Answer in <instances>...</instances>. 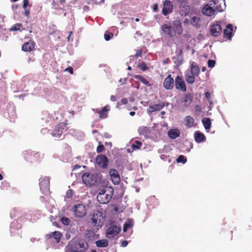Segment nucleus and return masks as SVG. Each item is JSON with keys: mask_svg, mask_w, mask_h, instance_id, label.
<instances>
[{"mask_svg": "<svg viewBox=\"0 0 252 252\" xmlns=\"http://www.w3.org/2000/svg\"><path fill=\"white\" fill-rule=\"evenodd\" d=\"M30 15V10H26L25 11V15L27 17L29 16Z\"/></svg>", "mask_w": 252, "mask_h": 252, "instance_id": "13d9d810", "label": "nucleus"}, {"mask_svg": "<svg viewBox=\"0 0 252 252\" xmlns=\"http://www.w3.org/2000/svg\"><path fill=\"white\" fill-rule=\"evenodd\" d=\"M194 139L196 142L200 143L205 139V135L199 131L194 132Z\"/></svg>", "mask_w": 252, "mask_h": 252, "instance_id": "cd10ccee", "label": "nucleus"}, {"mask_svg": "<svg viewBox=\"0 0 252 252\" xmlns=\"http://www.w3.org/2000/svg\"><path fill=\"white\" fill-rule=\"evenodd\" d=\"M189 22V20L187 18H186L184 21V24H186V23H188Z\"/></svg>", "mask_w": 252, "mask_h": 252, "instance_id": "680f3d73", "label": "nucleus"}, {"mask_svg": "<svg viewBox=\"0 0 252 252\" xmlns=\"http://www.w3.org/2000/svg\"><path fill=\"white\" fill-rule=\"evenodd\" d=\"M24 158L29 162H32L39 158L40 154L38 152H35L30 150L26 151L23 153Z\"/></svg>", "mask_w": 252, "mask_h": 252, "instance_id": "0eeeda50", "label": "nucleus"}, {"mask_svg": "<svg viewBox=\"0 0 252 252\" xmlns=\"http://www.w3.org/2000/svg\"><path fill=\"white\" fill-rule=\"evenodd\" d=\"M34 44L33 41H30L25 43L22 46V50L25 52H30L33 50Z\"/></svg>", "mask_w": 252, "mask_h": 252, "instance_id": "4be33fe9", "label": "nucleus"}, {"mask_svg": "<svg viewBox=\"0 0 252 252\" xmlns=\"http://www.w3.org/2000/svg\"><path fill=\"white\" fill-rule=\"evenodd\" d=\"M104 149V146L101 144H99L98 145V146L97 147L96 152L97 153H100L102 152L103 151Z\"/></svg>", "mask_w": 252, "mask_h": 252, "instance_id": "a18cd8bd", "label": "nucleus"}, {"mask_svg": "<svg viewBox=\"0 0 252 252\" xmlns=\"http://www.w3.org/2000/svg\"><path fill=\"white\" fill-rule=\"evenodd\" d=\"M173 3L169 0H166L164 1L163 4V7L162 9V14L164 16H167L173 11Z\"/></svg>", "mask_w": 252, "mask_h": 252, "instance_id": "9b49d317", "label": "nucleus"}, {"mask_svg": "<svg viewBox=\"0 0 252 252\" xmlns=\"http://www.w3.org/2000/svg\"><path fill=\"white\" fill-rule=\"evenodd\" d=\"M216 11L217 10L214 9L213 7H209L208 5H205L202 9V13L207 16H212Z\"/></svg>", "mask_w": 252, "mask_h": 252, "instance_id": "412c9836", "label": "nucleus"}, {"mask_svg": "<svg viewBox=\"0 0 252 252\" xmlns=\"http://www.w3.org/2000/svg\"><path fill=\"white\" fill-rule=\"evenodd\" d=\"M133 77L137 80H140L143 84L147 86L150 87L151 86V84L150 82L147 80L146 78L140 75H134Z\"/></svg>", "mask_w": 252, "mask_h": 252, "instance_id": "2f4dec72", "label": "nucleus"}, {"mask_svg": "<svg viewBox=\"0 0 252 252\" xmlns=\"http://www.w3.org/2000/svg\"><path fill=\"white\" fill-rule=\"evenodd\" d=\"M233 33V26L231 24H228L226 29L223 30L224 37H227L228 39L231 40Z\"/></svg>", "mask_w": 252, "mask_h": 252, "instance_id": "aec40b11", "label": "nucleus"}, {"mask_svg": "<svg viewBox=\"0 0 252 252\" xmlns=\"http://www.w3.org/2000/svg\"><path fill=\"white\" fill-rule=\"evenodd\" d=\"M139 20H139V18H136V19H135V21H136V22H139Z\"/></svg>", "mask_w": 252, "mask_h": 252, "instance_id": "774afa93", "label": "nucleus"}, {"mask_svg": "<svg viewBox=\"0 0 252 252\" xmlns=\"http://www.w3.org/2000/svg\"><path fill=\"white\" fill-rule=\"evenodd\" d=\"M128 244V242L126 241H123L121 243V246L123 247H126Z\"/></svg>", "mask_w": 252, "mask_h": 252, "instance_id": "6e6d98bb", "label": "nucleus"}, {"mask_svg": "<svg viewBox=\"0 0 252 252\" xmlns=\"http://www.w3.org/2000/svg\"><path fill=\"white\" fill-rule=\"evenodd\" d=\"M121 230V227L117 226L115 222L112 221L106 230V236L108 238H112L119 234Z\"/></svg>", "mask_w": 252, "mask_h": 252, "instance_id": "20e7f679", "label": "nucleus"}, {"mask_svg": "<svg viewBox=\"0 0 252 252\" xmlns=\"http://www.w3.org/2000/svg\"><path fill=\"white\" fill-rule=\"evenodd\" d=\"M222 32V28L221 26L218 23L213 24L211 26V34L215 37L219 36Z\"/></svg>", "mask_w": 252, "mask_h": 252, "instance_id": "2eb2a0df", "label": "nucleus"}, {"mask_svg": "<svg viewBox=\"0 0 252 252\" xmlns=\"http://www.w3.org/2000/svg\"><path fill=\"white\" fill-rule=\"evenodd\" d=\"M135 113L134 112V111H131L130 113H129V114L130 116H133L135 115Z\"/></svg>", "mask_w": 252, "mask_h": 252, "instance_id": "052dcab7", "label": "nucleus"}, {"mask_svg": "<svg viewBox=\"0 0 252 252\" xmlns=\"http://www.w3.org/2000/svg\"><path fill=\"white\" fill-rule=\"evenodd\" d=\"M153 11H154L155 12H158V3H155V4L153 5Z\"/></svg>", "mask_w": 252, "mask_h": 252, "instance_id": "603ef678", "label": "nucleus"}, {"mask_svg": "<svg viewBox=\"0 0 252 252\" xmlns=\"http://www.w3.org/2000/svg\"><path fill=\"white\" fill-rule=\"evenodd\" d=\"M190 11V7L187 4L181 5L179 7V13L182 16H187Z\"/></svg>", "mask_w": 252, "mask_h": 252, "instance_id": "b1692460", "label": "nucleus"}, {"mask_svg": "<svg viewBox=\"0 0 252 252\" xmlns=\"http://www.w3.org/2000/svg\"><path fill=\"white\" fill-rule=\"evenodd\" d=\"M216 64V61L213 60H209L208 61V65L210 68H213L214 67Z\"/></svg>", "mask_w": 252, "mask_h": 252, "instance_id": "49530a36", "label": "nucleus"}, {"mask_svg": "<svg viewBox=\"0 0 252 252\" xmlns=\"http://www.w3.org/2000/svg\"><path fill=\"white\" fill-rule=\"evenodd\" d=\"M67 198H71L73 196V190L72 189H68L66 193Z\"/></svg>", "mask_w": 252, "mask_h": 252, "instance_id": "09e8293b", "label": "nucleus"}, {"mask_svg": "<svg viewBox=\"0 0 252 252\" xmlns=\"http://www.w3.org/2000/svg\"><path fill=\"white\" fill-rule=\"evenodd\" d=\"M187 161V158L183 155H180L176 159L177 163L182 162L183 164L185 163Z\"/></svg>", "mask_w": 252, "mask_h": 252, "instance_id": "4c0bfd02", "label": "nucleus"}, {"mask_svg": "<svg viewBox=\"0 0 252 252\" xmlns=\"http://www.w3.org/2000/svg\"><path fill=\"white\" fill-rule=\"evenodd\" d=\"M202 123L206 129H209L211 126V122L209 118H204L202 120Z\"/></svg>", "mask_w": 252, "mask_h": 252, "instance_id": "473e14b6", "label": "nucleus"}, {"mask_svg": "<svg viewBox=\"0 0 252 252\" xmlns=\"http://www.w3.org/2000/svg\"><path fill=\"white\" fill-rule=\"evenodd\" d=\"M65 71H68L71 74L73 73V69L71 66L68 67L67 68L65 69Z\"/></svg>", "mask_w": 252, "mask_h": 252, "instance_id": "8fccbe9b", "label": "nucleus"}, {"mask_svg": "<svg viewBox=\"0 0 252 252\" xmlns=\"http://www.w3.org/2000/svg\"><path fill=\"white\" fill-rule=\"evenodd\" d=\"M73 210L76 217H83L86 214V207L82 204L75 205L73 207Z\"/></svg>", "mask_w": 252, "mask_h": 252, "instance_id": "6e6552de", "label": "nucleus"}, {"mask_svg": "<svg viewBox=\"0 0 252 252\" xmlns=\"http://www.w3.org/2000/svg\"><path fill=\"white\" fill-rule=\"evenodd\" d=\"M186 126L188 127H191L193 126L194 120L190 116H187L185 117Z\"/></svg>", "mask_w": 252, "mask_h": 252, "instance_id": "7c9ffc66", "label": "nucleus"}, {"mask_svg": "<svg viewBox=\"0 0 252 252\" xmlns=\"http://www.w3.org/2000/svg\"><path fill=\"white\" fill-rule=\"evenodd\" d=\"M110 99L112 101H116V97L115 95H111L110 97Z\"/></svg>", "mask_w": 252, "mask_h": 252, "instance_id": "4d7b16f0", "label": "nucleus"}, {"mask_svg": "<svg viewBox=\"0 0 252 252\" xmlns=\"http://www.w3.org/2000/svg\"><path fill=\"white\" fill-rule=\"evenodd\" d=\"M97 166L102 169H106L109 163V159L104 155H99L95 158Z\"/></svg>", "mask_w": 252, "mask_h": 252, "instance_id": "423d86ee", "label": "nucleus"}, {"mask_svg": "<svg viewBox=\"0 0 252 252\" xmlns=\"http://www.w3.org/2000/svg\"><path fill=\"white\" fill-rule=\"evenodd\" d=\"M174 81L170 74L164 79L163 83V87L167 90H172L174 87Z\"/></svg>", "mask_w": 252, "mask_h": 252, "instance_id": "dca6fc26", "label": "nucleus"}, {"mask_svg": "<svg viewBox=\"0 0 252 252\" xmlns=\"http://www.w3.org/2000/svg\"><path fill=\"white\" fill-rule=\"evenodd\" d=\"M176 55L178 58H182L183 57V49L182 48H178L177 49Z\"/></svg>", "mask_w": 252, "mask_h": 252, "instance_id": "37998d69", "label": "nucleus"}, {"mask_svg": "<svg viewBox=\"0 0 252 252\" xmlns=\"http://www.w3.org/2000/svg\"><path fill=\"white\" fill-rule=\"evenodd\" d=\"M66 124L64 123H60L57 124L50 133L53 137L56 139H60L62 136L63 133L66 130Z\"/></svg>", "mask_w": 252, "mask_h": 252, "instance_id": "7ed1b4c3", "label": "nucleus"}, {"mask_svg": "<svg viewBox=\"0 0 252 252\" xmlns=\"http://www.w3.org/2000/svg\"><path fill=\"white\" fill-rule=\"evenodd\" d=\"M142 51L141 50H139L137 51L135 57L136 58H138L139 57L141 56L142 55Z\"/></svg>", "mask_w": 252, "mask_h": 252, "instance_id": "3c124183", "label": "nucleus"}, {"mask_svg": "<svg viewBox=\"0 0 252 252\" xmlns=\"http://www.w3.org/2000/svg\"><path fill=\"white\" fill-rule=\"evenodd\" d=\"M70 252H81L78 250H72Z\"/></svg>", "mask_w": 252, "mask_h": 252, "instance_id": "69168bd1", "label": "nucleus"}, {"mask_svg": "<svg viewBox=\"0 0 252 252\" xmlns=\"http://www.w3.org/2000/svg\"><path fill=\"white\" fill-rule=\"evenodd\" d=\"M113 37V33L110 32L108 33H105L104 35V39L106 41L109 40L111 38Z\"/></svg>", "mask_w": 252, "mask_h": 252, "instance_id": "c03bdc74", "label": "nucleus"}, {"mask_svg": "<svg viewBox=\"0 0 252 252\" xmlns=\"http://www.w3.org/2000/svg\"><path fill=\"white\" fill-rule=\"evenodd\" d=\"M28 4H29L28 0H24L23 7L25 9L28 6Z\"/></svg>", "mask_w": 252, "mask_h": 252, "instance_id": "864d4df0", "label": "nucleus"}, {"mask_svg": "<svg viewBox=\"0 0 252 252\" xmlns=\"http://www.w3.org/2000/svg\"><path fill=\"white\" fill-rule=\"evenodd\" d=\"M50 181L48 178H44L41 179L40 183L39 186L40 190L43 193H48L49 191Z\"/></svg>", "mask_w": 252, "mask_h": 252, "instance_id": "f8f14e48", "label": "nucleus"}, {"mask_svg": "<svg viewBox=\"0 0 252 252\" xmlns=\"http://www.w3.org/2000/svg\"><path fill=\"white\" fill-rule=\"evenodd\" d=\"M95 244L97 247L103 248L108 246V242L107 240L102 239L97 241Z\"/></svg>", "mask_w": 252, "mask_h": 252, "instance_id": "c9c22d12", "label": "nucleus"}, {"mask_svg": "<svg viewBox=\"0 0 252 252\" xmlns=\"http://www.w3.org/2000/svg\"><path fill=\"white\" fill-rule=\"evenodd\" d=\"M173 25L174 29L178 34H181L183 32L182 23L179 20H175L173 21Z\"/></svg>", "mask_w": 252, "mask_h": 252, "instance_id": "393cba45", "label": "nucleus"}, {"mask_svg": "<svg viewBox=\"0 0 252 252\" xmlns=\"http://www.w3.org/2000/svg\"><path fill=\"white\" fill-rule=\"evenodd\" d=\"M189 73L196 76H198L200 73L199 67L194 62L190 63V70Z\"/></svg>", "mask_w": 252, "mask_h": 252, "instance_id": "5701e85b", "label": "nucleus"}, {"mask_svg": "<svg viewBox=\"0 0 252 252\" xmlns=\"http://www.w3.org/2000/svg\"><path fill=\"white\" fill-rule=\"evenodd\" d=\"M162 32L170 37H173L176 36V32L175 29L169 24H163L161 27Z\"/></svg>", "mask_w": 252, "mask_h": 252, "instance_id": "1a4fd4ad", "label": "nucleus"}, {"mask_svg": "<svg viewBox=\"0 0 252 252\" xmlns=\"http://www.w3.org/2000/svg\"><path fill=\"white\" fill-rule=\"evenodd\" d=\"M200 19L197 16H193L191 18L190 23L193 26L198 27L200 26Z\"/></svg>", "mask_w": 252, "mask_h": 252, "instance_id": "72a5a7b5", "label": "nucleus"}, {"mask_svg": "<svg viewBox=\"0 0 252 252\" xmlns=\"http://www.w3.org/2000/svg\"><path fill=\"white\" fill-rule=\"evenodd\" d=\"M109 190L106 193V189H102L97 196V200L100 204H107L112 198L113 194V189L109 188Z\"/></svg>", "mask_w": 252, "mask_h": 252, "instance_id": "f03ea898", "label": "nucleus"}, {"mask_svg": "<svg viewBox=\"0 0 252 252\" xmlns=\"http://www.w3.org/2000/svg\"><path fill=\"white\" fill-rule=\"evenodd\" d=\"M142 71H146L148 69V67L147 66L146 63L145 62H143L141 64L138 65Z\"/></svg>", "mask_w": 252, "mask_h": 252, "instance_id": "a19ab883", "label": "nucleus"}, {"mask_svg": "<svg viewBox=\"0 0 252 252\" xmlns=\"http://www.w3.org/2000/svg\"><path fill=\"white\" fill-rule=\"evenodd\" d=\"M217 4V2L215 0H211L209 1V3L207 4L209 7H213L214 9L217 10V12H221L223 11V9H219L218 8V6L215 5Z\"/></svg>", "mask_w": 252, "mask_h": 252, "instance_id": "e433bc0d", "label": "nucleus"}, {"mask_svg": "<svg viewBox=\"0 0 252 252\" xmlns=\"http://www.w3.org/2000/svg\"><path fill=\"white\" fill-rule=\"evenodd\" d=\"M218 6V8H219V9H222V8L220 7V6L219 5V4H218V2H217V4L215 5V6Z\"/></svg>", "mask_w": 252, "mask_h": 252, "instance_id": "e2e57ef3", "label": "nucleus"}, {"mask_svg": "<svg viewBox=\"0 0 252 252\" xmlns=\"http://www.w3.org/2000/svg\"><path fill=\"white\" fill-rule=\"evenodd\" d=\"M135 144L132 145V148L135 149H138L140 148V147L142 146V143L140 141L136 140L135 141Z\"/></svg>", "mask_w": 252, "mask_h": 252, "instance_id": "79ce46f5", "label": "nucleus"}, {"mask_svg": "<svg viewBox=\"0 0 252 252\" xmlns=\"http://www.w3.org/2000/svg\"><path fill=\"white\" fill-rule=\"evenodd\" d=\"M109 175L112 182L115 185H118L120 183V176L116 169H111L109 170Z\"/></svg>", "mask_w": 252, "mask_h": 252, "instance_id": "4468645a", "label": "nucleus"}, {"mask_svg": "<svg viewBox=\"0 0 252 252\" xmlns=\"http://www.w3.org/2000/svg\"><path fill=\"white\" fill-rule=\"evenodd\" d=\"M2 179H3L2 175L1 174H0V180H1Z\"/></svg>", "mask_w": 252, "mask_h": 252, "instance_id": "338daca9", "label": "nucleus"}, {"mask_svg": "<svg viewBox=\"0 0 252 252\" xmlns=\"http://www.w3.org/2000/svg\"><path fill=\"white\" fill-rule=\"evenodd\" d=\"M180 134V131L177 128L170 129L168 131V135L172 139H174L179 137Z\"/></svg>", "mask_w": 252, "mask_h": 252, "instance_id": "a878e982", "label": "nucleus"}, {"mask_svg": "<svg viewBox=\"0 0 252 252\" xmlns=\"http://www.w3.org/2000/svg\"><path fill=\"white\" fill-rule=\"evenodd\" d=\"M22 27V24L16 23L15 25H14L12 27H11L9 30L10 31H18Z\"/></svg>", "mask_w": 252, "mask_h": 252, "instance_id": "58836bf2", "label": "nucleus"}, {"mask_svg": "<svg viewBox=\"0 0 252 252\" xmlns=\"http://www.w3.org/2000/svg\"><path fill=\"white\" fill-rule=\"evenodd\" d=\"M121 102L122 104H126L128 103V100L127 98H124L121 99Z\"/></svg>", "mask_w": 252, "mask_h": 252, "instance_id": "5fc2aeb1", "label": "nucleus"}, {"mask_svg": "<svg viewBox=\"0 0 252 252\" xmlns=\"http://www.w3.org/2000/svg\"><path fill=\"white\" fill-rule=\"evenodd\" d=\"M103 213L101 211H94L92 217V224L95 226H101L103 224Z\"/></svg>", "mask_w": 252, "mask_h": 252, "instance_id": "39448f33", "label": "nucleus"}, {"mask_svg": "<svg viewBox=\"0 0 252 252\" xmlns=\"http://www.w3.org/2000/svg\"><path fill=\"white\" fill-rule=\"evenodd\" d=\"M195 109H196V111H201L200 107L199 105H196Z\"/></svg>", "mask_w": 252, "mask_h": 252, "instance_id": "bf43d9fd", "label": "nucleus"}, {"mask_svg": "<svg viewBox=\"0 0 252 252\" xmlns=\"http://www.w3.org/2000/svg\"><path fill=\"white\" fill-rule=\"evenodd\" d=\"M195 76L193 75L192 74L188 72L186 73L185 74V77L186 81L188 83L192 84L195 81Z\"/></svg>", "mask_w": 252, "mask_h": 252, "instance_id": "c756f323", "label": "nucleus"}, {"mask_svg": "<svg viewBox=\"0 0 252 252\" xmlns=\"http://www.w3.org/2000/svg\"><path fill=\"white\" fill-rule=\"evenodd\" d=\"M205 96H206V98L209 101L210 103L211 104H212L213 103V102H212V101L211 100V94L209 92H206L205 93Z\"/></svg>", "mask_w": 252, "mask_h": 252, "instance_id": "de8ad7c7", "label": "nucleus"}, {"mask_svg": "<svg viewBox=\"0 0 252 252\" xmlns=\"http://www.w3.org/2000/svg\"><path fill=\"white\" fill-rule=\"evenodd\" d=\"M65 0H53L52 5L55 9H62L65 5Z\"/></svg>", "mask_w": 252, "mask_h": 252, "instance_id": "6ab92c4d", "label": "nucleus"}, {"mask_svg": "<svg viewBox=\"0 0 252 252\" xmlns=\"http://www.w3.org/2000/svg\"><path fill=\"white\" fill-rule=\"evenodd\" d=\"M165 106L164 102L158 100V103L150 105L147 109V112L149 114L154 111H159L162 109Z\"/></svg>", "mask_w": 252, "mask_h": 252, "instance_id": "ddd939ff", "label": "nucleus"}, {"mask_svg": "<svg viewBox=\"0 0 252 252\" xmlns=\"http://www.w3.org/2000/svg\"><path fill=\"white\" fill-rule=\"evenodd\" d=\"M61 221L62 222L63 224L65 225H68L70 223V220L66 217H63L61 218Z\"/></svg>", "mask_w": 252, "mask_h": 252, "instance_id": "ea45409f", "label": "nucleus"}, {"mask_svg": "<svg viewBox=\"0 0 252 252\" xmlns=\"http://www.w3.org/2000/svg\"><path fill=\"white\" fill-rule=\"evenodd\" d=\"M138 132L140 135H143L145 137H147L150 133L149 128L147 126L139 127Z\"/></svg>", "mask_w": 252, "mask_h": 252, "instance_id": "c85d7f7f", "label": "nucleus"}, {"mask_svg": "<svg viewBox=\"0 0 252 252\" xmlns=\"http://www.w3.org/2000/svg\"><path fill=\"white\" fill-rule=\"evenodd\" d=\"M206 70V67L205 66H203L202 67V71L203 72L205 71Z\"/></svg>", "mask_w": 252, "mask_h": 252, "instance_id": "0e129e2a", "label": "nucleus"}, {"mask_svg": "<svg viewBox=\"0 0 252 252\" xmlns=\"http://www.w3.org/2000/svg\"><path fill=\"white\" fill-rule=\"evenodd\" d=\"M62 236L63 234L60 231H55L50 234H46V238L47 239H50L52 237H54V239L55 240V242L58 243L60 242V239Z\"/></svg>", "mask_w": 252, "mask_h": 252, "instance_id": "a211bd4d", "label": "nucleus"}, {"mask_svg": "<svg viewBox=\"0 0 252 252\" xmlns=\"http://www.w3.org/2000/svg\"><path fill=\"white\" fill-rule=\"evenodd\" d=\"M175 86L177 90L185 92L187 90L185 83L182 77L179 75L176 76L175 79Z\"/></svg>", "mask_w": 252, "mask_h": 252, "instance_id": "9d476101", "label": "nucleus"}, {"mask_svg": "<svg viewBox=\"0 0 252 252\" xmlns=\"http://www.w3.org/2000/svg\"><path fill=\"white\" fill-rule=\"evenodd\" d=\"M83 182L90 187L99 184L101 181V175L100 173H95L91 174L85 172L82 176Z\"/></svg>", "mask_w": 252, "mask_h": 252, "instance_id": "f257e3e1", "label": "nucleus"}, {"mask_svg": "<svg viewBox=\"0 0 252 252\" xmlns=\"http://www.w3.org/2000/svg\"><path fill=\"white\" fill-rule=\"evenodd\" d=\"M110 110V107L108 105H106L101 110L99 111L98 114L99 118L101 119H104L107 118L108 115V112Z\"/></svg>", "mask_w": 252, "mask_h": 252, "instance_id": "bb28decb", "label": "nucleus"}, {"mask_svg": "<svg viewBox=\"0 0 252 252\" xmlns=\"http://www.w3.org/2000/svg\"><path fill=\"white\" fill-rule=\"evenodd\" d=\"M133 225V221L132 219H128L125 223L123 227V231L126 232L128 228L132 227Z\"/></svg>", "mask_w": 252, "mask_h": 252, "instance_id": "f704fd0d", "label": "nucleus"}, {"mask_svg": "<svg viewBox=\"0 0 252 252\" xmlns=\"http://www.w3.org/2000/svg\"><path fill=\"white\" fill-rule=\"evenodd\" d=\"M193 97V94L191 93L184 94L181 99V102L183 104L184 106H189L192 101Z\"/></svg>", "mask_w": 252, "mask_h": 252, "instance_id": "f3484780", "label": "nucleus"}]
</instances>
